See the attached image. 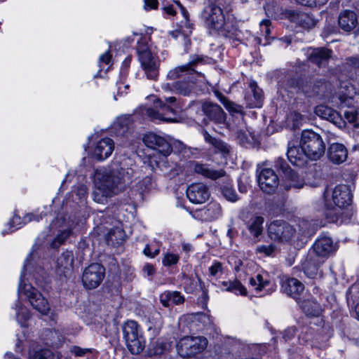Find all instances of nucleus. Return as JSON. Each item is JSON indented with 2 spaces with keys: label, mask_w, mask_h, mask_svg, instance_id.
<instances>
[{
  "label": "nucleus",
  "mask_w": 359,
  "mask_h": 359,
  "mask_svg": "<svg viewBox=\"0 0 359 359\" xmlns=\"http://www.w3.org/2000/svg\"><path fill=\"white\" fill-rule=\"evenodd\" d=\"M87 187L85 184H81L78 187L77 194L79 198H83L87 194Z\"/></svg>",
  "instance_id": "nucleus-59"
},
{
  "label": "nucleus",
  "mask_w": 359,
  "mask_h": 359,
  "mask_svg": "<svg viewBox=\"0 0 359 359\" xmlns=\"http://www.w3.org/2000/svg\"><path fill=\"white\" fill-rule=\"evenodd\" d=\"M143 141L147 147L158 151L163 157L168 156L172 151L171 144L163 137L154 133L144 135Z\"/></svg>",
  "instance_id": "nucleus-14"
},
{
  "label": "nucleus",
  "mask_w": 359,
  "mask_h": 359,
  "mask_svg": "<svg viewBox=\"0 0 359 359\" xmlns=\"http://www.w3.org/2000/svg\"><path fill=\"white\" fill-rule=\"evenodd\" d=\"M299 226L300 228V231L302 232V233L304 234V233H309L310 231V229H309L310 224L306 220L302 221L299 223Z\"/></svg>",
  "instance_id": "nucleus-60"
},
{
  "label": "nucleus",
  "mask_w": 359,
  "mask_h": 359,
  "mask_svg": "<svg viewBox=\"0 0 359 359\" xmlns=\"http://www.w3.org/2000/svg\"><path fill=\"white\" fill-rule=\"evenodd\" d=\"M159 252H160L159 248H156L152 251L151 246L149 245H147L144 248V251H143L144 254L146 256L149 257L151 258L156 257L157 255L159 254Z\"/></svg>",
  "instance_id": "nucleus-55"
},
{
  "label": "nucleus",
  "mask_w": 359,
  "mask_h": 359,
  "mask_svg": "<svg viewBox=\"0 0 359 359\" xmlns=\"http://www.w3.org/2000/svg\"><path fill=\"white\" fill-rule=\"evenodd\" d=\"M338 23L342 30L349 32L355 27L358 23L356 14L352 11H344L339 16Z\"/></svg>",
  "instance_id": "nucleus-24"
},
{
  "label": "nucleus",
  "mask_w": 359,
  "mask_h": 359,
  "mask_svg": "<svg viewBox=\"0 0 359 359\" xmlns=\"http://www.w3.org/2000/svg\"><path fill=\"white\" fill-rule=\"evenodd\" d=\"M231 292H233L236 294H241L242 296H245L248 294L247 289L237 279H235V284H234V286H233V291H231Z\"/></svg>",
  "instance_id": "nucleus-48"
},
{
  "label": "nucleus",
  "mask_w": 359,
  "mask_h": 359,
  "mask_svg": "<svg viewBox=\"0 0 359 359\" xmlns=\"http://www.w3.org/2000/svg\"><path fill=\"white\" fill-rule=\"evenodd\" d=\"M222 191L223 195L228 201L231 202H235L236 201H237L238 197L236 194V191L233 189L226 187L224 188Z\"/></svg>",
  "instance_id": "nucleus-49"
},
{
  "label": "nucleus",
  "mask_w": 359,
  "mask_h": 359,
  "mask_svg": "<svg viewBox=\"0 0 359 359\" xmlns=\"http://www.w3.org/2000/svg\"><path fill=\"white\" fill-rule=\"evenodd\" d=\"M131 169H125L114 164L109 170H96L94 176L95 190L93 198L95 202L104 204L108 198L121 191L127 181L130 180Z\"/></svg>",
  "instance_id": "nucleus-1"
},
{
  "label": "nucleus",
  "mask_w": 359,
  "mask_h": 359,
  "mask_svg": "<svg viewBox=\"0 0 359 359\" xmlns=\"http://www.w3.org/2000/svg\"><path fill=\"white\" fill-rule=\"evenodd\" d=\"M54 355L48 349L36 351L33 355L30 354L29 359H53Z\"/></svg>",
  "instance_id": "nucleus-43"
},
{
  "label": "nucleus",
  "mask_w": 359,
  "mask_h": 359,
  "mask_svg": "<svg viewBox=\"0 0 359 359\" xmlns=\"http://www.w3.org/2000/svg\"><path fill=\"white\" fill-rule=\"evenodd\" d=\"M16 310H17V313H16L17 320L22 326H25V323L30 317L29 310L27 308L23 307L21 305H20V306L17 305Z\"/></svg>",
  "instance_id": "nucleus-36"
},
{
  "label": "nucleus",
  "mask_w": 359,
  "mask_h": 359,
  "mask_svg": "<svg viewBox=\"0 0 359 359\" xmlns=\"http://www.w3.org/2000/svg\"><path fill=\"white\" fill-rule=\"evenodd\" d=\"M315 113L317 116L330 121L340 128H342L346 126V122L341 115L328 106H317L315 109Z\"/></svg>",
  "instance_id": "nucleus-18"
},
{
  "label": "nucleus",
  "mask_w": 359,
  "mask_h": 359,
  "mask_svg": "<svg viewBox=\"0 0 359 359\" xmlns=\"http://www.w3.org/2000/svg\"><path fill=\"white\" fill-rule=\"evenodd\" d=\"M142 271L147 277L152 276L155 273V269L153 265L147 264L143 266Z\"/></svg>",
  "instance_id": "nucleus-56"
},
{
  "label": "nucleus",
  "mask_w": 359,
  "mask_h": 359,
  "mask_svg": "<svg viewBox=\"0 0 359 359\" xmlns=\"http://www.w3.org/2000/svg\"><path fill=\"white\" fill-rule=\"evenodd\" d=\"M114 149V141L108 137L103 138L96 144L92 157L97 161H103L111 156Z\"/></svg>",
  "instance_id": "nucleus-19"
},
{
  "label": "nucleus",
  "mask_w": 359,
  "mask_h": 359,
  "mask_svg": "<svg viewBox=\"0 0 359 359\" xmlns=\"http://www.w3.org/2000/svg\"><path fill=\"white\" fill-rule=\"evenodd\" d=\"M250 87L252 91L253 92L254 97L257 101V103H255V107H259L262 97V90L257 87V84L255 83H250Z\"/></svg>",
  "instance_id": "nucleus-46"
},
{
  "label": "nucleus",
  "mask_w": 359,
  "mask_h": 359,
  "mask_svg": "<svg viewBox=\"0 0 359 359\" xmlns=\"http://www.w3.org/2000/svg\"><path fill=\"white\" fill-rule=\"evenodd\" d=\"M221 0H206L201 18L210 34H223L225 30V17L220 8Z\"/></svg>",
  "instance_id": "nucleus-3"
},
{
  "label": "nucleus",
  "mask_w": 359,
  "mask_h": 359,
  "mask_svg": "<svg viewBox=\"0 0 359 359\" xmlns=\"http://www.w3.org/2000/svg\"><path fill=\"white\" fill-rule=\"evenodd\" d=\"M212 146L224 154L229 152V146L226 143L219 140L217 139L213 143Z\"/></svg>",
  "instance_id": "nucleus-51"
},
{
  "label": "nucleus",
  "mask_w": 359,
  "mask_h": 359,
  "mask_svg": "<svg viewBox=\"0 0 359 359\" xmlns=\"http://www.w3.org/2000/svg\"><path fill=\"white\" fill-rule=\"evenodd\" d=\"M217 97L228 110L231 111H239V110L237 109L238 106L229 101L222 94L217 93Z\"/></svg>",
  "instance_id": "nucleus-45"
},
{
  "label": "nucleus",
  "mask_w": 359,
  "mask_h": 359,
  "mask_svg": "<svg viewBox=\"0 0 359 359\" xmlns=\"http://www.w3.org/2000/svg\"><path fill=\"white\" fill-rule=\"evenodd\" d=\"M194 170L196 173L212 180H217L226 175L225 171L223 170H213L210 168L207 165L198 163H194Z\"/></svg>",
  "instance_id": "nucleus-26"
},
{
  "label": "nucleus",
  "mask_w": 359,
  "mask_h": 359,
  "mask_svg": "<svg viewBox=\"0 0 359 359\" xmlns=\"http://www.w3.org/2000/svg\"><path fill=\"white\" fill-rule=\"evenodd\" d=\"M207 218L210 220H214L220 217L222 214V208L219 203L212 202L209 203L206 208L205 212Z\"/></svg>",
  "instance_id": "nucleus-34"
},
{
  "label": "nucleus",
  "mask_w": 359,
  "mask_h": 359,
  "mask_svg": "<svg viewBox=\"0 0 359 359\" xmlns=\"http://www.w3.org/2000/svg\"><path fill=\"white\" fill-rule=\"evenodd\" d=\"M260 189L266 194L275 192L279 184V178L271 168H262L258 175Z\"/></svg>",
  "instance_id": "nucleus-13"
},
{
  "label": "nucleus",
  "mask_w": 359,
  "mask_h": 359,
  "mask_svg": "<svg viewBox=\"0 0 359 359\" xmlns=\"http://www.w3.org/2000/svg\"><path fill=\"white\" fill-rule=\"evenodd\" d=\"M333 204L339 208H346L351 204L352 194L348 186L340 184L334 187L332 192Z\"/></svg>",
  "instance_id": "nucleus-15"
},
{
  "label": "nucleus",
  "mask_w": 359,
  "mask_h": 359,
  "mask_svg": "<svg viewBox=\"0 0 359 359\" xmlns=\"http://www.w3.org/2000/svg\"><path fill=\"white\" fill-rule=\"evenodd\" d=\"M234 284H235V280L222 281L221 283V285L223 287V289L227 292H231V291H233Z\"/></svg>",
  "instance_id": "nucleus-57"
},
{
  "label": "nucleus",
  "mask_w": 359,
  "mask_h": 359,
  "mask_svg": "<svg viewBox=\"0 0 359 359\" xmlns=\"http://www.w3.org/2000/svg\"><path fill=\"white\" fill-rule=\"evenodd\" d=\"M300 144L306 152L308 158L318 160L325 151V145L322 137L311 130H303L301 135Z\"/></svg>",
  "instance_id": "nucleus-5"
},
{
  "label": "nucleus",
  "mask_w": 359,
  "mask_h": 359,
  "mask_svg": "<svg viewBox=\"0 0 359 359\" xmlns=\"http://www.w3.org/2000/svg\"><path fill=\"white\" fill-rule=\"evenodd\" d=\"M274 163H275L274 164L275 167L277 169L282 170V172L285 175H290L292 172V169L290 168L289 165L285 161V160L283 159V158H280V157L278 158L275 161Z\"/></svg>",
  "instance_id": "nucleus-40"
},
{
  "label": "nucleus",
  "mask_w": 359,
  "mask_h": 359,
  "mask_svg": "<svg viewBox=\"0 0 359 359\" xmlns=\"http://www.w3.org/2000/svg\"><path fill=\"white\" fill-rule=\"evenodd\" d=\"M122 329L128 350L133 354L140 353L145 347V339L140 325L135 320H127Z\"/></svg>",
  "instance_id": "nucleus-4"
},
{
  "label": "nucleus",
  "mask_w": 359,
  "mask_h": 359,
  "mask_svg": "<svg viewBox=\"0 0 359 359\" xmlns=\"http://www.w3.org/2000/svg\"><path fill=\"white\" fill-rule=\"evenodd\" d=\"M276 246L273 244L269 245H260L257 247V252L259 253H264L267 256L272 255V254L275 252Z\"/></svg>",
  "instance_id": "nucleus-47"
},
{
  "label": "nucleus",
  "mask_w": 359,
  "mask_h": 359,
  "mask_svg": "<svg viewBox=\"0 0 359 359\" xmlns=\"http://www.w3.org/2000/svg\"><path fill=\"white\" fill-rule=\"evenodd\" d=\"M202 62L203 58L201 56L194 55L188 63L170 70L167 74L168 79L175 80L181 77H187L189 80L163 83L162 89L165 92H172L184 96L190 95L194 92L197 78L202 76V74L196 70L197 65Z\"/></svg>",
  "instance_id": "nucleus-2"
},
{
  "label": "nucleus",
  "mask_w": 359,
  "mask_h": 359,
  "mask_svg": "<svg viewBox=\"0 0 359 359\" xmlns=\"http://www.w3.org/2000/svg\"><path fill=\"white\" fill-rule=\"evenodd\" d=\"M295 328L288 327L284 330L283 333V338L286 341L292 339L295 335Z\"/></svg>",
  "instance_id": "nucleus-54"
},
{
  "label": "nucleus",
  "mask_w": 359,
  "mask_h": 359,
  "mask_svg": "<svg viewBox=\"0 0 359 359\" xmlns=\"http://www.w3.org/2000/svg\"><path fill=\"white\" fill-rule=\"evenodd\" d=\"M165 103H167L170 106H173L175 109L178 107V102L177 101V98L174 96H170L168 97H165Z\"/></svg>",
  "instance_id": "nucleus-62"
},
{
  "label": "nucleus",
  "mask_w": 359,
  "mask_h": 359,
  "mask_svg": "<svg viewBox=\"0 0 359 359\" xmlns=\"http://www.w3.org/2000/svg\"><path fill=\"white\" fill-rule=\"evenodd\" d=\"M250 284L254 287L257 291H262L269 284V281L268 280H264L262 275L257 274L255 277L250 278Z\"/></svg>",
  "instance_id": "nucleus-35"
},
{
  "label": "nucleus",
  "mask_w": 359,
  "mask_h": 359,
  "mask_svg": "<svg viewBox=\"0 0 359 359\" xmlns=\"http://www.w3.org/2000/svg\"><path fill=\"white\" fill-rule=\"evenodd\" d=\"M189 200L195 204L205 203L210 197L208 188L202 183L193 184L187 190Z\"/></svg>",
  "instance_id": "nucleus-17"
},
{
  "label": "nucleus",
  "mask_w": 359,
  "mask_h": 359,
  "mask_svg": "<svg viewBox=\"0 0 359 359\" xmlns=\"http://www.w3.org/2000/svg\"><path fill=\"white\" fill-rule=\"evenodd\" d=\"M327 156L333 163L340 164L346 160L348 151L344 144L333 143L328 148Z\"/></svg>",
  "instance_id": "nucleus-23"
},
{
  "label": "nucleus",
  "mask_w": 359,
  "mask_h": 359,
  "mask_svg": "<svg viewBox=\"0 0 359 359\" xmlns=\"http://www.w3.org/2000/svg\"><path fill=\"white\" fill-rule=\"evenodd\" d=\"M202 110L205 116L216 123H223L226 120L224 111L217 104L205 102L202 105Z\"/></svg>",
  "instance_id": "nucleus-22"
},
{
  "label": "nucleus",
  "mask_w": 359,
  "mask_h": 359,
  "mask_svg": "<svg viewBox=\"0 0 359 359\" xmlns=\"http://www.w3.org/2000/svg\"><path fill=\"white\" fill-rule=\"evenodd\" d=\"M161 304L168 307L170 304H180L184 302V297L177 291H165L160 296Z\"/></svg>",
  "instance_id": "nucleus-29"
},
{
  "label": "nucleus",
  "mask_w": 359,
  "mask_h": 359,
  "mask_svg": "<svg viewBox=\"0 0 359 359\" xmlns=\"http://www.w3.org/2000/svg\"><path fill=\"white\" fill-rule=\"evenodd\" d=\"M74 263V255L72 251H65L57 258V265L62 273L72 269Z\"/></svg>",
  "instance_id": "nucleus-31"
},
{
  "label": "nucleus",
  "mask_w": 359,
  "mask_h": 359,
  "mask_svg": "<svg viewBox=\"0 0 359 359\" xmlns=\"http://www.w3.org/2000/svg\"><path fill=\"white\" fill-rule=\"evenodd\" d=\"M332 101L340 107H359V92L348 82H341Z\"/></svg>",
  "instance_id": "nucleus-7"
},
{
  "label": "nucleus",
  "mask_w": 359,
  "mask_h": 359,
  "mask_svg": "<svg viewBox=\"0 0 359 359\" xmlns=\"http://www.w3.org/2000/svg\"><path fill=\"white\" fill-rule=\"evenodd\" d=\"M264 218L262 216L253 215L245 222V225L254 238H258L263 231Z\"/></svg>",
  "instance_id": "nucleus-28"
},
{
  "label": "nucleus",
  "mask_w": 359,
  "mask_h": 359,
  "mask_svg": "<svg viewBox=\"0 0 359 359\" xmlns=\"http://www.w3.org/2000/svg\"><path fill=\"white\" fill-rule=\"evenodd\" d=\"M299 4L305 6L312 7L316 6L317 0H296Z\"/></svg>",
  "instance_id": "nucleus-64"
},
{
  "label": "nucleus",
  "mask_w": 359,
  "mask_h": 359,
  "mask_svg": "<svg viewBox=\"0 0 359 359\" xmlns=\"http://www.w3.org/2000/svg\"><path fill=\"white\" fill-rule=\"evenodd\" d=\"M105 276V269L100 264L93 263L86 267L83 273L82 283L88 290L98 287Z\"/></svg>",
  "instance_id": "nucleus-10"
},
{
  "label": "nucleus",
  "mask_w": 359,
  "mask_h": 359,
  "mask_svg": "<svg viewBox=\"0 0 359 359\" xmlns=\"http://www.w3.org/2000/svg\"><path fill=\"white\" fill-rule=\"evenodd\" d=\"M208 339L203 336H185L180 339L177 348L182 357H191L201 353L208 346Z\"/></svg>",
  "instance_id": "nucleus-6"
},
{
  "label": "nucleus",
  "mask_w": 359,
  "mask_h": 359,
  "mask_svg": "<svg viewBox=\"0 0 359 359\" xmlns=\"http://www.w3.org/2000/svg\"><path fill=\"white\" fill-rule=\"evenodd\" d=\"M291 117L293 120V121L294 122V127H297L299 126V125L300 124L302 120V116L297 113V112H293L292 114H291Z\"/></svg>",
  "instance_id": "nucleus-61"
},
{
  "label": "nucleus",
  "mask_w": 359,
  "mask_h": 359,
  "mask_svg": "<svg viewBox=\"0 0 359 359\" xmlns=\"http://www.w3.org/2000/svg\"><path fill=\"white\" fill-rule=\"evenodd\" d=\"M71 233V229H67L61 231L51 243V247L53 248H57L65 241V240L70 236Z\"/></svg>",
  "instance_id": "nucleus-37"
},
{
  "label": "nucleus",
  "mask_w": 359,
  "mask_h": 359,
  "mask_svg": "<svg viewBox=\"0 0 359 359\" xmlns=\"http://www.w3.org/2000/svg\"><path fill=\"white\" fill-rule=\"evenodd\" d=\"M158 4V0H144L145 9H155Z\"/></svg>",
  "instance_id": "nucleus-58"
},
{
  "label": "nucleus",
  "mask_w": 359,
  "mask_h": 359,
  "mask_svg": "<svg viewBox=\"0 0 359 359\" xmlns=\"http://www.w3.org/2000/svg\"><path fill=\"white\" fill-rule=\"evenodd\" d=\"M332 50L325 48L314 49L309 56V60L316 64L318 67L324 66L327 64L331 57Z\"/></svg>",
  "instance_id": "nucleus-27"
},
{
  "label": "nucleus",
  "mask_w": 359,
  "mask_h": 359,
  "mask_svg": "<svg viewBox=\"0 0 359 359\" xmlns=\"http://www.w3.org/2000/svg\"><path fill=\"white\" fill-rule=\"evenodd\" d=\"M137 51L139 60L143 67L147 76L149 79H156L158 75V67L156 61L152 56L151 53L144 43H139Z\"/></svg>",
  "instance_id": "nucleus-9"
},
{
  "label": "nucleus",
  "mask_w": 359,
  "mask_h": 359,
  "mask_svg": "<svg viewBox=\"0 0 359 359\" xmlns=\"http://www.w3.org/2000/svg\"><path fill=\"white\" fill-rule=\"evenodd\" d=\"M287 17L292 22L296 23L304 29H311L316 25V20L310 13L290 11Z\"/></svg>",
  "instance_id": "nucleus-21"
},
{
  "label": "nucleus",
  "mask_w": 359,
  "mask_h": 359,
  "mask_svg": "<svg viewBox=\"0 0 359 359\" xmlns=\"http://www.w3.org/2000/svg\"><path fill=\"white\" fill-rule=\"evenodd\" d=\"M126 233L120 227H116L109 231L106 235V242L109 245L117 246L125 241Z\"/></svg>",
  "instance_id": "nucleus-30"
},
{
  "label": "nucleus",
  "mask_w": 359,
  "mask_h": 359,
  "mask_svg": "<svg viewBox=\"0 0 359 359\" xmlns=\"http://www.w3.org/2000/svg\"><path fill=\"white\" fill-rule=\"evenodd\" d=\"M111 65V55L109 51H107L100 55L99 58V66L101 68V70L104 69L106 72L108 71Z\"/></svg>",
  "instance_id": "nucleus-38"
},
{
  "label": "nucleus",
  "mask_w": 359,
  "mask_h": 359,
  "mask_svg": "<svg viewBox=\"0 0 359 359\" xmlns=\"http://www.w3.org/2000/svg\"><path fill=\"white\" fill-rule=\"evenodd\" d=\"M259 25H260L262 32H264L265 34V36L268 37L269 36L270 32H271L270 31L271 20H268V19L263 20L262 21L260 22Z\"/></svg>",
  "instance_id": "nucleus-53"
},
{
  "label": "nucleus",
  "mask_w": 359,
  "mask_h": 359,
  "mask_svg": "<svg viewBox=\"0 0 359 359\" xmlns=\"http://www.w3.org/2000/svg\"><path fill=\"white\" fill-rule=\"evenodd\" d=\"M324 262L321 259L316 260L315 258L309 257L304 263V273L309 278H314L318 271L320 265Z\"/></svg>",
  "instance_id": "nucleus-32"
},
{
  "label": "nucleus",
  "mask_w": 359,
  "mask_h": 359,
  "mask_svg": "<svg viewBox=\"0 0 359 359\" xmlns=\"http://www.w3.org/2000/svg\"><path fill=\"white\" fill-rule=\"evenodd\" d=\"M344 116L349 123H354L356 120V114L355 111H346L344 113Z\"/></svg>",
  "instance_id": "nucleus-63"
},
{
  "label": "nucleus",
  "mask_w": 359,
  "mask_h": 359,
  "mask_svg": "<svg viewBox=\"0 0 359 359\" xmlns=\"http://www.w3.org/2000/svg\"><path fill=\"white\" fill-rule=\"evenodd\" d=\"M18 294L19 295L25 294L33 308L41 313L46 315L49 311L50 306L47 300L31 285L25 284L23 287L20 285Z\"/></svg>",
  "instance_id": "nucleus-8"
},
{
  "label": "nucleus",
  "mask_w": 359,
  "mask_h": 359,
  "mask_svg": "<svg viewBox=\"0 0 359 359\" xmlns=\"http://www.w3.org/2000/svg\"><path fill=\"white\" fill-rule=\"evenodd\" d=\"M180 259V257L177 254L167 252L164 255L162 262L165 266H170L176 264Z\"/></svg>",
  "instance_id": "nucleus-42"
},
{
  "label": "nucleus",
  "mask_w": 359,
  "mask_h": 359,
  "mask_svg": "<svg viewBox=\"0 0 359 359\" xmlns=\"http://www.w3.org/2000/svg\"><path fill=\"white\" fill-rule=\"evenodd\" d=\"M287 156L290 163L298 167L304 166L307 163L308 156L302 146L290 142L287 145Z\"/></svg>",
  "instance_id": "nucleus-20"
},
{
  "label": "nucleus",
  "mask_w": 359,
  "mask_h": 359,
  "mask_svg": "<svg viewBox=\"0 0 359 359\" xmlns=\"http://www.w3.org/2000/svg\"><path fill=\"white\" fill-rule=\"evenodd\" d=\"M302 311L310 316H318L320 315L321 308L320 304L313 300L304 301L301 304Z\"/></svg>",
  "instance_id": "nucleus-33"
},
{
  "label": "nucleus",
  "mask_w": 359,
  "mask_h": 359,
  "mask_svg": "<svg viewBox=\"0 0 359 359\" xmlns=\"http://www.w3.org/2000/svg\"><path fill=\"white\" fill-rule=\"evenodd\" d=\"M155 107L157 109L153 108H147L145 110V114L152 120H157L165 122H172L175 118L170 116V114L175 115V110L173 106H170L163 102L161 100H158L155 102Z\"/></svg>",
  "instance_id": "nucleus-12"
},
{
  "label": "nucleus",
  "mask_w": 359,
  "mask_h": 359,
  "mask_svg": "<svg viewBox=\"0 0 359 359\" xmlns=\"http://www.w3.org/2000/svg\"><path fill=\"white\" fill-rule=\"evenodd\" d=\"M208 271L210 276L217 277L223 273V265L218 261H214L212 265L208 268Z\"/></svg>",
  "instance_id": "nucleus-41"
},
{
  "label": "nucleus",
  "mask_w": 359,
  "mask_h": 359,
  "mask_svg": "<svg viewBox=\"0 0 359 359\" xmlns=\"http://www.w3.org/2000/svg\"><path fill=\"white\" fill-rule=\"evenodd\" d=\"M289 176H291V182L290 183V187H292L297 188V189H301L304 187V180L302 179H297L296 180L295 178L297 177V176H296V175L294 173L292 172Z\"/></svg>",
  "instance_id": "nucleus-50"
},
{
  "label": "nucleus",
  "mask_w": 359,
  "mask_h": 359,
  "mask_svg": "<svg viewBox=\"0 0 359 359\" xmlns=\"http://www.w3.org/2000/svg\"><path fill=\"white\" fill-rule=\"evenodd\" d=\"M282 290L287 295L297 298L304 291V286L299 280L294 278H288L283 281Z\"/></svg>",
  "instance_id": "nucleus-25"
},
{
  "label": "nucleus",
  "mask_w": 359,
  "mask_h": 359,
  "mask_svg": "<svg viewBox=\"0 0 359 359\" xmlns=\"http://www.w3.org/2000/svg\"><path fill=\"white\" fill-rule=\"evenodd\" d=\"M152 184V179L151 177L147 176L143 178L142 180H140L137 182L136 187L137 191H138L140 194H143L149 189Z\"/></svg>",
  "instance_id": "nucleus-39"
},
{
  "label": "nucleus",
  "mask_w": 359,
  "mask_h": 359,
  "mask_svg": "<svg viewBox=\"0 0 359 359\" xmlns=\"http://www.w3.org/2000/svg\"><path fill=\"white\" fill-rule=\"evenodd\" d=\"M268 233L273 241L287 242L294 237L296 230L285 222L274 221L269 224Z\"/></svg>",
  "instance_id": "nucleus-11"
},
{
  "label": "nucleus",
  "mask_w": 359,
  "mask_h": 359,
  "mask_svg": "<svg viewBox=\"0 0 359 359\" xmlns=\"http://www.w3.org/2000/svg\"><path fill=\"white\" fill-rule=\"evenodd\" d=\"M184 285L185 290L190 293L193 292L196 289L197 287L196 281L190 278H186Z\"/></svg>",
  "instance_id": "nucleus-52"
},
{
  "label": "nucleus",
  "mask_w": 359,
  "mask_h": 359,
  "mask_svg": "<svg viewBox=\"0 0 359 359\" xmlns=\"http://www.w3.org/2000/svg\"><path fill=\"white\" fill-rule=\"evenodd\" d=\"M69 351L71 353L74 354L76 357H82L86 355L87 353H92V348H83L80 346H73L70 348Z\"/></svg>",
  "instance_id": "nucleus-44"
},
{
  "label": "nucleus",
  "mask_w": 359,
  "mask_h": 359,
  "mask_svg": "<svg viewBox=\"0 0 359 359\" xmlns=\"http://www.w3.org/2000/svg\"><path fill=\"white\" fill-rule=\"evenodd\" d=\"M313 250L318 257L324 260L336 250V247L331 238L323 236L316 241L313 245Z\"/></svg>",
  "instance_id": "nucleus-16"
}]
</instances>
